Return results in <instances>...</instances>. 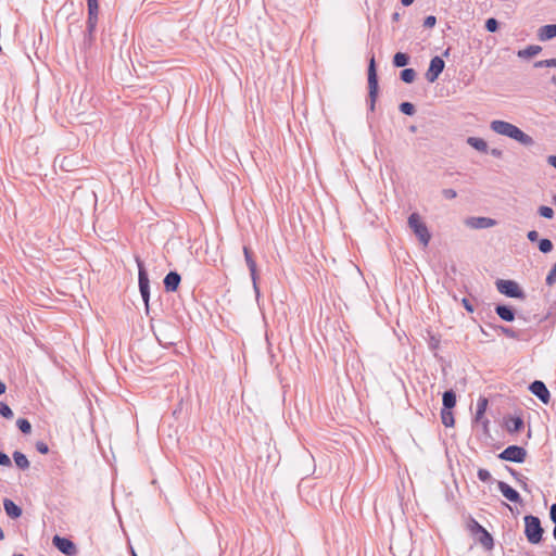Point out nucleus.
<instances>
[{"label":"nucleus","instance_id":"nucleus-1","mask_svg":"<svg viewBox=\"0 0 556 556\" xmlns=\"http://www.w3.org/2000/svg\"><path fill=\"white\" fill-rule=\"evenodd\" d=\"M490 129L501 136L510 138L525 147H531L534 143V140L531 136L522 131L516 125L502 121L494 119L490 123Z\"/></svg>","mask_w":556,"mask_h":556},{"label":"nucleus","instance_id":"nucleus-2","mask_svg":"<svg viewBox=\"0 0 556 556\" xmlns=\"http://www.w3.org/2000/svg\"><path fill=\"white\" fill-rule=\"evenodd\" d=\"M408 226L414 231L418 240L424 247L430 242L431 235L427 225L422 222L418 213H412L408 217Z\"/></svg>","mask_w":556,"mask_h":556},{"label":"nucleus","instance_id":"nucleus-3","mask_svg":"<svg viewBox=\"0 0 556 556\" xmlns=\"http://www.w3.org/2000/svg\"><path fill=\"white\" fill-rule=\"evenodd\" d=\"M525 534L531 544H539L542 541L543 528L538 517L532 515L525 517Z\"/></svg>","mask_w":556,"mask_h":556},{"label":"nucleus","instance_id":"nucleus-4","mask_svg":"<svg viewBox=\"0 0 556 556\" xmlns=\"http://www.w3.org/2000/svg\"><path fill=\"white\" fill-rule=\"evenodd\" d=\"M368 97H369V110L374 111L376 105V100L378 97V78L376 72V63L374 55L369 60L368 65Z\"/></svg>","mask_w":556,"mask_h":556},{"label":"nucleus","instance_id":"nucleus-5","mask_svg":"<svg viewBox=\"0 0 556 556\" xmlns=\"http://www.w3.org/2000/svg\"><path fill=\"white\" fill-rule=\"evenodd\" d=\"M496 288L498 292L506 296L516 299L525 298L523 291L520 289L519 285L514 280L498 279L496 281Z\"/></svg>","mask_w":556,"mask_h":556},{"label":"nucleus","instance_id":"nucleus-6","mask_svg":"<svg viewBox=\"0 0 556 556\" xmlns=\"http://www.w3.org/2000/svg\"><path fill=\"white\" fill-rule=\"evenodd\" d=\"M137 266H138V282H139V290L141 293V296L146 304H148L149 295H150V286H149V277L147 274V270L143 266V262L140 260L139 256L135 257Z\"/></svg>","mask_w":556,"mask_h":556},{"label":"nucleus","instance_id":"nucleus-7","mask_svg":"<svg viewBox=\"0 0 556 556\" xmlns=\"http://www.w3.org/2000/svg\"><path fill=\"white\" fill-rule=\"evenodd\" d=\"M527 456V451L518 445H510L506 447L498 457L503 460L513 463H523Z\"/></svg>","mask_w":556,"mask_h":556},{"label":"nucleus","instance_id":"nucleus-8","mask_svg":"<svg viewBox=\"0 0 556 556\" xmlns=\"http://www.w3.org/2000/svg\"><path fill=\"white\" fill-rule=\"evenodd\" d=\"M444 65L445 63L440 56L432 58L430 61L429 68L426 73V79L429 83H434L440 76V74L443 72Z\"/></svg>","mask_w":556,"mask_h":556},{"label":"nucleus","instance_id":"nucleus-9","mask_svg":"<svg viewBox=\"0 0 556 556\" xmlns=\"http://www.w3.org/2000/svg\"><path fill=\"white\" fill-rule=\"evenodd\" d=\"M465 225L471 229H486L496 225V220L490 217H468Z\"/></svg>","mask_w":556,"mask_h":556},{"label":"nucleus","instance_id":"nucleus-10","mask_svg":"<svg viewBox=\"0 0 556 556\" xmlns=\"http://www.w3.org/2000/svg\"><path fill=\"white\" fill-rule=\"evenodd\" d=\"M52 542L61 553L68 556H74L76 554V547L71 540L54 535Z\"/></svg>","mask_w":556,"mask_h":556},{"label":"nucleus","instance_id":"nucleus-11","mask_svg":"<svg viewBox=\"0 0 556 556\" xmlns=\"http://www.w3.org/2000/svg\"><path fill=\"white\" fill-rule=\"evenodd\" d=\"M497 488L505 498L513 503H520L519 493L504 481H497Z\"/></svg>","mask_w":556,"mask_h":556},{"label":"nucleus","instance_id":"nucleus-12","mask_svg":"<svg viewBox=\"0 0 556 556\" xmlns=\"http://www.w3.org/2000/svg\"><path fill=\"white\" fill-rule=\"evenodd\" d=\"M530 391L538 396L543 403H548L549 401V391L546 386L542 381H533L530 387Z\"/></svg>","mask_w":556,"mask_h":556},{"label":"nucleus","instance_id":"nucleus-13","mask_svg":"<svg viewBox=\"0 0 556 556\" xmlns=\"http://www.w3.org/2000/svg\"><path fill=\"white\" fill-rule=\"evenodd\" d=\"M99 3L98 0H88V27L93 29L98 22Z\"/></svg>","mask_w":556,"mask_h":556},{"label":"nucleus","instance_id":"nucleus-14","mask_svg":"<svg viewBox=\"0 0 556 556\" xmlns=\"http://www.w3.org/2000/svg\"><path fill=\"white\" fill-rule=\"evenodd\" d=\"M180 275L176 271H169L164 278V287L167 292H174L177 290L180 283Z\"/></svg>","mask_w":556,"mask_h":556},{"label":"nucleus","instance_id":"nucleus-15","mask_svg":"<svg viewBox=\"0 0 556 556\" xmlns=\"http://www.w3.org/2000/svg\"><path fill=\"white\" fill-rule=\"evenodd\" d=\"M538 37L541 41H546L556 37V24L542 26L539 29Z\"/></svg>","mask_w":556,"mask_h":556},{"label":"nucleus","instance_id":"nucleus-16","mask_svg":"<svg viewBox=\"0 0 556 556\" xmlns=\"http://www.w3.org/2000/svg\"><path fill=\"white\" fill-rule=\"evenodd\" d=\"M245 263H247V266H248V268L250 270V275H251V279H252V283H253V289L255 291L256 298H258L260 296V289H258V286H257L256 263L253 260V257H251L249 260H245Z\"/></svg>","mask_w":556,"mask_h":556},{"label":"nucleus","instance_id":"nucleus-17","mask_svg":"<svg viewBox=\"0 0 556 556\" xmlns=\"http://www.w3.org/2000/svg\"><path fill=\"white\" fill-rule=\"evenodd\" d=\"M3 507L8 516L11 518H18L22 515V509L11 500L3 501Z\"/></svg>","mask_w":556,"mask_h":556},{"label":"nucleus","instance_id":"nucleus-18","mask_svg":"<svg viewBox=\"0 0 556 556\" xmlns=\"http://www.w3.org/2000/svg\"><path fill=\"white\" fill-rule=\"evenodd\" d=\"M495 312L505 321H513L515 319L514 311L506 305H497Z\"/></svg>","mask_w":556,"mask_h":556},{"label":"nucleus","instance_id":"nucleus-19","mask_svg":"<svg viewBox=\"0 0 556 556\" xmlns=\"http://www.w3.org/2000/svg\"><path fill=\"white\" fill-rule=\"evenodd\" d=\"M467 143L479 152L488 151V143L484 139L478 137H468Z\"/></svg>","mask_w":556,"mask_h":556},{"label":"nucleus","instance_id":"nucleus-20","mask_svg":"<svg viewBox=\"0 0 556 556\" xmlns=\"http://www.w3.org/2000/svg\"><path fill=\"white\" fill-rule=\"evenodd\" d=\"M443 409H452L456 404V395L452 390L443 393Z\"/></svg>","mask_w":556,"mask_h":556},{"label":"nucleus","instance_id":"nucleus-21","mask_svg":"<svg viewBox=\"0 0 556 556\" xmlns=\"http://www.w3.org/2000/svg\"><path fill=\"white\" fill-rule=\"evenodd\" d=\"M542 48L540 46H536V45H531V46H528L526 49L523 50H519L518 51V56L519 58H532L536 54H539L541 52Z\"/></svg>","mask_w":556,"mask_h":556},{"label":"nucleus","instance_id":"nucleus-22","mask_svg":"<svg viewBox=\"0 0 556 556\" xmlns=\"http://www.w3.org/2000/svg\"><path fill=\"white\" fill-rule=\"evenodd\" d=\"M13 459L20 469L25 470L29 468V462L22 452L15 451L13 453Z\"/></svg>","mask_w":556,"mask_h":556},{"label":"nucleus","instance_id":"nucleus-23","mask_svg":"<svg viewBox=\"0 0 556 556\" xmlns=\"http://www.w3.org/2000/svg\"><path fill=\"white\" fill-rule=\"evenodd\" d=\"M409 58L403 52H397L393 56V64L395 67H404L408 64Z\"/></svg>","mask_w":556,"mask_h":556},{"label":"nucleus","instance_id":"nucleus-24","mask_svg":"<svg viewBox=\"0 0 556 556\" xmlns=\"http://www.w3.org/2000/svg\"><path fill=\"white\" fill-rule=\"evenodd\" d=\"M441 419H442V424L445 426V427H453L454 426V416H453V413L451 412V409H442L441 410Z\"/></svg>","mask_w":556,"mask_h":556},{"label":"nucleus","instance_id":"nucleus-25","mask_svg":"<svg viewBox=\"0 0 556 556\" xmlns=\"http://www.w3.org/2000/svg\"><path fill=\"white\" fill-rule=\"evenodd\" d=\"M486 406H488V400L485 397H480L477 403V412H476V420L477 421L483 417Z\"/></svg>","mask_w":556,"mask_h":556},{"label":"nucleus","instance_id":"nucleus-26","mask_svg":"<svg viewBox=\"0 0 556 556\" xmlns=\"http://www.w3.org/2000/svg\"><path fill=\"white\" fill-rule=\"evenodd\" d=\"M479 529L482 531L483 535L481 538V544L486 547L488 549H491L493 547V539L491 534L483 529L480 525H478Z\"/></svg>","mask_w":556,"mask_h":556},{"label":"nucleus","instance_id":"nucleus-27","mask_svg":"<svg viewBox=\"0 0 556 556\" xmlns=\"http://www.w3.org/2000/svg\"><path fill=\"white\" fill-rule=\"evenodd\" d=\"M510 432H518L523 427V420L520 417H514L507 425Z\"/></svg>","mask_w":556,"mask_h":556},{"label":"nucleus","instance_id":"nucleus-28","mask_svg":"<svg viewBox=\"0 0 556 556\" xmlns=\"http://www.w3.org/2000/svg\"><path fill=\"white\" fill-rule=\"evenodd\" d=\"M416 78V72L413 68H405L401 72V79L404 83L410 84Z\"/></svg>","mask_w":556,"mask_h":556},{"label":"nucleus","instance_id":"nucleus-29","mask_svg":"<svg viewBox=\"0 0 556 556\" xmlns=\"http://www.w3.org/2000/svg\"><path fill=\"white\" fill-rule=\"evenodd\" d=\"M17 428L25 434L30 433L31 431V425L30 422L25 418H20L16 420Z\"/></svg>","mask_w":556,"mask_h":556},{"label":"nucleus","instance_id":"nucleus-30","mask_svg":"<svg viewBox=\"0 0 556 556\" xmlns=\"http://www.w3.org/2000/svg\"><path fill=\"white\" fill-rule=\"evenodd\" d=\"M553 249V243L551 240L548 239H541L540 242H539V250L542 252V253H548L551 252Z\"/></svg>","mask_w":556,"mask_h":556},{"label":"nucleus","instance_id":"nucleus-31","mask_svg":"<svg viewBox=\"0 0 556 556\" xmlns=\"http://www.w3.org/2000/svg\"><path fill=\"white\" fill-rule=\"evenodd\" d=\"M400 111L405 115H413L415 113V106L410 102H403L400 104Z\"/></svg>","mask_w":556,"mask_h":556},{"label":"nucleus","instance_id":"nucleus-32","mask_svg":"<svg viewBox=\"0 0 556 556\" xmlns=\"http://www.w3.org/2000/svg\"><path fill=\"white\" fill-rule=\"evenodd\" d=\"M0 415L7 419H11L13 412L5 403L0 402Z\"/></svg>","mask_w":556,"mask_h":556},{"label":"nucleus","instance_id":"nucleus-33","mask_svg":"<svg viewBox=\"0 0 556 556\" xmlns=\"http://www.w3.org/2000/svg\"><path fill=\"white\" fill-rule=\"evenodd\" d=\"M485 28H486L488 31L494 33L498 28V22L495 18H493V17L488 18L486 22H485Z\"/></svg>","mask_w":556,"mask_h":556},{"label":"nucleus","instance_id":"nucleus-34","mask_svg":"<svg viewBox=\"0 0 556 556\" xmlns=\"http://www.w3.org/2000/svg\"><path fill=\"white\" fill-rule=\"evenodd\" d=\"M545 281H546V285H548V286H553L554 283H556V263L554 264L552 269L548 271Z\"/></svg>","mask_w":556,"mask_h":556},{"label":"nucleus","instance_id":"nucleus-35","mask_svg":"<svg viewBox=\"0 0 556 556\" xmlns=\"http://www.w3.org/2000/svg\"><path fill=\"white\" fill-rule=\"evenodd\" d=\"M539 214L542 216V217H545V218H552L554 216V211L552 207L549 206H540L539 207Z\"/></svg>","mask_w":556,"mask_h":556},{"label":"nucleus","instance_id":"nucleus-36","mask_svg":"<svg viewBox=\"0 0 556 556\" xmlns=\"http://www.w3.org/2000/svg\"><path fill=\"white\" fill-rule=\"evenodd\" d=\"M477 475H478V478L483 482H488L492 479L490 471L486 469H483V468H480L478 470Z\"/></svg>","mask_w":556,"mask_h":556},{"label":"nucleus","instance_id":"nucleus-37","mask_svg":"<svg viewBox=\"0 0 556 556\" xmlns=\"http://www.w3.org/2000/svg\"><path fill=\"white\" fill-rule=\"evenodd\" d=\"M36 450L40 453V454H48L49 453V446L47 443H45L43 441H37L36 444Z\"/></svg>","mask_w":556,"mask_h":556},{"label":"nucleus","instance_id":"nucleus-38","mask_svg":"<svg viewBox=\"0 0 556 556\" xmlns=\"http://www.w3.org/2000/svg\"><path fill=\"white\" fill-rule=\"evenodd\" d=\"M442 194L445 199L447 200H452V199H455L457 197V192L454 190V189H443L442 190Z\"/></svg>","mask_w":556,"mask_h":556},{"label":"nucleus","instance_id":"nucleus-39","mask_svg":"<svg viewBox=\"0 0 556 556\" xmlns=\"http://www.w3.org/2000/svg\"><path fill=\"white\" fill-rule=\"evenodd\" d=\"M435 23H437V18H435V16H433V15H429V16H427V17L425 18V21H424V26H425V27H428V28H431V27H433V26L435 25Z\"/></svg>","mask_w":556,"mask_h":556},{"label":"nucleus","instance_id":"nucleus-40","mask_svg":"<svg viewBox=\"0 0 556 556\" xmlns=\"http://www.w3.org/2000/svg\"><path fill=\"white\" fill-rule=\"evenodd\" d=\"M0 465L7 467L11 466L10 457L3 452H0Z\"/></svg>","mask_w":556,"mask_h":556},{"label":"nucleus","instance_id":"nucleus-41","mask_svg":"<svg viewBox=\"0 0 556 556\" xmlns=\"http://www.w3.org/2000/svg\"><path fill=\"white\" fill-rule=\"evenodd\" d=\"M502 332L507 336L508 338H517L516 332L507 327H501Z\"/></svg>","mask_w":556,"mask_h":556},{"label":"nucleus","instance_id":"nucleus-42","mask_svg":"<svg viewBox=\"0 0 556 556\" xmlns=\"http://www.w3.org/2000/svg\"><path fill=\"white\" fill-rule=\"evenodd\" d=\"M527 237H528V239H529L530 241L534 242V241H536V240H538V238H539V233H538V231H535V230H531V231H529V232H528Z\"/></svg>","mask_w":556,"mask_h":556},{"label":"nucleus","instance_id":"nucleus-43","mask_svg":"<svg viewBox=\"0 0 556 556\" xmlns=\"http://www.w3.org/2000/svg\"><path fill=\"white\" fill-rule=\"evenodd\" d=\"M549 516H551V519L554 523H556V504H553L551 506V511H549Z\"/></svg>","mask_w":556,"mask_h":556},{"label":"nucleus","instance_id":"nucleus-44","mask_svg":"<svg viewBox=\"0 0 556 556\" xmlns=\"http://www.w3.org/2000/svg\"><path fill=\"white\" fill-rule=\"evenodd\" d=\"M463 305L468 312H473V306L468 299H463Z\"/></svg>","mask_w":556,"mask_h":556},{"label":"nucleus","instance_id":"nucleus-45","mask_svg":"<svg viewBox=\"0 0 556 556\" xmlns=\"http://www.w3.org/2000/svg\"><path fill=\"white\" fill-rule=\"evenodd\" d=\"M544 63H545V67H555L556 66V58L549 59V60H544Z\"/></svg>","mask_w":556,"mask_h":556},{"label":"nucleus","instance_id":"nucleus-46","mask_svg":"<svg viewBox=\"0 0 556 556\" xmlns=\"http://www.w3.org/2000/svg\"><path fill=\"white\" fill-rule=\"evenodd\" d=\"M547 162L549 165L556 168V155L548 156Z\"/></svg>","mask_w":556,"mask_h":556},{"label":"nucleus","instance_id":"nucleus-47","mask_svg":"<svg viewBox=\"0 0 556 556\" xmlns=\"http://www.w3.org/2000/svg\"><path fill=\"white\" fill-rule=\"evenodd\" d=\"M491 154L494 156V157H501L502 156V151L498 150V149H492L491 150Z\"/></svg>","mask_w":556,"mask_h":556},{"label":"nucleus","instance_id":"nucleus-48","mask_svg":"<svg viewBox=\"0 0 556 556\" xmlns=\"http://www.w3.org/2000/svg\"><path fill=\"white\" fill-rule=\"evenodd\" d=\"M243 254H244V258H245V260H249V258H251V257H252L251 252H250V250H249V248H248V247H244V248H243Z\"/></svg>","mask_w":556,"mask_h":556},{"label":"nucleus","instance_id":"nucleus-49","mask_svg":"<svg viewBox=\"0 0 556 556\" xmlns=\"http://www.w3.org/2000/svg\"><path fill=\"white\" fill-rule=\"evenodd\" d=\"M430 346L432 349H437L439 346V340L435 339L434 337L431 338V342H430Z\"/></svg>","mask_w":556,"mask_h":556},{"label":"nucleus","instance_id":"nucleus-50","mask_svg":"<svg viewBox=\"0 0 556 556\" xmlns=\"http://www.w3.org/2000/svg\"><path fill=\"white\" fill-rule=\"evenodd\" d=\"M5 390H7L5 384L2 381H0V395L3 394L5 392Z\"/></svg>","mask_w":556,"mask_h":556},{"label":"nucleus","instance_id":"nucleus-51","mask_svg":"<svg viewBox=\"0 0 556 556\" xmlns=\"http://www.w3.org/2000/svg\"><path fill=\"white\" fill-rule=\"evenodd\" d=\"M401 2L404 7H408L414 2V0H401Z\"/></svg>","mask_w":556,"mask_h":556},{"label":"nucleus","instance_id":"nucleus-52","mask_svg":"<svg viewBox=\"0 0 556 556\" xmlns=\"http://www.w3.org/2000/svg\"><path fill=\"white\" fill-rule=\"evenodd\" d=\"M534 66L535 67H543V66H545V63H544V61H538V62L534 63Z\"/></svg>","mask_w":556,"mask_h":556},{"label":"nucleus","instance_id":"nucleus-53","mask_svg":"<svg viewBox=\"0 0 556 556\" xmlns=\"http://www.w3.org/2000/svg\"><path fill=\"white\" fill-rule=\"evenodd\" d=\"M399 18H400V14L395 12V13L392 15V20H393V21H399Z\"/></svg>","mask_w":556,"mask_h":556},{"label":"nucleus","instance_id":"nucleus-54","mask_svg":"<svg viewBox=\"0 0 556 556\" xmlns=\"http://www.w3.org/2000/svg\"><path fill=\"white\" fill-rule=\"evenodd\" d=\"M4 539V532L3 530L0 528V540H3Z\"/></svg>","mask_w":556,"mask_h":556},{"label":"nucleus","instance_id":"nucleus-55","mask_svg":"<svg viewBox=\"0 0 556 556\" xmlns=\"http://www.w3.org/2000/svg\"><path fill=\"white\" fill-rule=\"evenodd\" d=\"M553 536L556 540V523H555V527H554V530H553Z\"/></svg>","mask_w":556,"mask_h":556},{"label":"nucleus","instance_id":"nucleus-56","mask_svg":"<svg viewBox=\"0 0 556 556\" xmlns=\"http://www.w3.org/2000/svg\"><path fill=\"white\" fill-rule=\"evenodd\" d=\"M552 81H553L554 84H556V76H553V77H552Z\"/></svg>","mask_w":556,"mask_h":556},{"label":"nucleus","instance_id":"nucleus-57","mask_svg":"<svg viewBox=\"0 0 556 556\" xmlns=\"http://www.w3.org/2000/svg\"><path fill=\"white\" fill-rule=\"evenodd\" d=\"M14 556H24V555H22V554H16V555H14Z\"/></svg>","mask_w":556,"mask_h":556},{"label":"nucleus","instance_id":"nucleus-58","mask_svg":"<svg viewBox=\"0 0 556 556\" xmlns=\"http://www.w3.org/2000/svg\"><path fill=\"white\" fill-rule=\"evenodd\" d=\"M134 556H137L135 553H132Z\"/></svg>","mask_w":556,"mask_h":556}]
</instances>
